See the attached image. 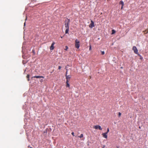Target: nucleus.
Here are the masks:
<instances>
[{"label":"nucleus","instance_id":"f257e3e1","mask_svg":"<svg viewBox=\"0 0 148 148\" xmlns=\"http://www.w3.org/2000/svg\"><path fill=\"white\" fill-rule=\"evenodd\" d=\"M70 19L67 18L66 19L64 22V25L66 28V30L65 31L66 34H67L68 33L69 29V24L70 23Z\"/></svg>","mask_w":148,"mask_h":148},{"label":"nucleus","instance_id":"f03ea898","mask_svg":"<svg viewBox=\"0 0 148 148\" xmlns=\"http://www.w3.org/2000/svg\"><path fill=\"white\" fill-rule=\"evenodd\" d=\"M79 43L80 42L77 39H76L75 40V47L77 49L79 48L80 46Z\"/></svg>","mask_w":148,"mask_h":148},{"label":"nucleus","instance_id":"7ed1b4c3","mask_svg":"<svg viewBox=\"0 0 148 148\" xmlns=\"http://www.w3.org/2000/svg\"><path fill=\"white\" fill-rule=\"evenodd\" d=\"M132 50L134 51V52L136 54H138V50L136 47L135 46H133V47Z\"/></svg>","mask_w":148,"mask_h":148},{"label":"nucleus","instance_id":"20e7f679","mask_svg":"<svg viewBox=\"0 0 148 148\" xmlns=\"http://www.w3.org/2000/svg\"><path fill=\"white\" fill-rule=\"evenodd\" d=\"M66 78V82H69L71 78V75H65Z\"/></svg>","mask_w":148,"mask_h":148},{"label":"nucleus","instance_id":"39448f33","mask_svg":"<svg viewBox=\"0 0 148 148\" xmlns=\"http://www.w3.org/2000/svg\"><path fill=\"white\" fill-rule=\"evenodd\" d=\"M93 128L95 129H99V130H102V128H101V127L99 125H96L94 126L93 127Z\"/></svg>","mask_w":148,"mask_h":148},{"label":"nucleus","instance_id":"423d86ee","mask_svg":"<svg viewBox=\"0 0 148 148\" xmlns=\"http://www.w3.org/2000/svg\"><path fill=\"white\" fill-rule=\"evenodd\" d=\"M95 26L94 22L92 21H91V23L89 25V27L90 28H92Z\"/></svg>","mask_w":148,"mask_h":148},{"label":"nucleus","instance_id":"0eeeda50","mask_svg":"<svg viewBox=\"0 0 148 148\" xmlns=\"http://www.w3.org/2000/svg\"><path fill=\"white\" fill-rule=\"evenodd\" d=\"M55 44V42H53L50 47V49L51 51L53 50L54 49V45Z\"/></svg>","mask_w":148,"mask_h":148},{"label":"nucleus","instance_id":"6e6552de","mask_svg":"<svg viewBox=\"0 0 148 148\" xmlns=\"http://www.w3.org/2000/svg\"><path fill=\"white\" fill-rule=\"evenodd\" d=\"M107 133H106L105 132V133H103L102 134V135H103V137L104 138H107Z\"/></svg>","mask_w":148,"mask_h":148},{"label":"nucleus","instance_id":"1a4fd4ad","mask_svg":"<svg viewBox=\"0 0 148 148\" xmlns=\"http://www.w3.org/2000/svg\"><path fill=\"white\" fill-rule=\"evenodd\" d=\"M33 77L37 78H44L43 76H39V75H38V76L36 75V76H34Z\"/></svg>","mask_w":148,"mask_h":148},{"label":"nucleus","instance_id":"9d476101","mask_svg":"<svg viewBox=\"0 0 148 148\" xmlns=\"http://www.w3.org/2000/svg\"><path fill=\"white\" fill-rule=\"evenodd\" d=\"M119 3L120 4H121L122 6H123L124 5V3L123 1H120L119 2Z\"/></svg>","mask_w":148,"mask_h":148},{"label":"nucleus","instance_id":"9b49d317","mask_svg":"<svg viewBox=\"0 0 148 148\" xmlns=\"http://www.w3.org/2000/svg\"><path fill=\"white\" fill-rule=\"evenodd\" d=\"M69 82H66V87H69L70 86V84H69Z\"/></svg>","mask_w":148,"mask_h":148},{"label":"nucleus","instance_id":"f8f14e48","mask_svg":"<svg viewBox=\"0 0 148 148\" xmlns=\"http://www.w3.org/2000/svg\"><path fill=\"white\" fill-rule=\"evenodd\" d=\"M112 34H114L116 32L115 30L114 29H112Z\"/></svg>","mask_w":148,"mask_h":148},{"label":"nucleus","instance_id":"ddd939ff","mask_svg":"<svg viewBox=\"0 0 148 148\" xmlns=\"http://www.w3.org/2000/svg\"><path fill=\"white\" fill-rule=\"evenodd\" d=\"M29 75H27L26 76V77L27 79V80L28 81H29Z\"/></svg>","mask_w":148,"mask_h":148},{"label":"nucleus","instance_id":"4468645a","mask_svg":"<svg viewBox=\"0 0 148 148\" xmlns=\"http://www.w3.org/2000/svg\"><path fill=\"white\" fill-rule=\"evenodd\" d=\"M138 56H139L140 57V60H142L143 59V57H142V56L140 55L139 54H138Z\"/></svg>","mask_w":148,"mask_h":148},{"label":"nucleus","instance_id":"2eb2a0df","mask_svg":"<svg viewBox=\"0 0 148 148\" xmlns=\"http://www.w3.org/2000/svg\"><path fill=\"white\" fill-rule=\"evenodd\" d=\"M83 137V135L82 134H81L80 136H78V137H79L80 138H82Z\"/></svg>","mask_w":148,"mask_h":148},{"label":"nucleus","instance_id":"dca6fc26","mask_svg":"<svg viewBox=\"0 0 148 148\" xmlns=\"http://www.w3.org/2000/svg\"><path fill=\"white\" fill-rule=\"evenodd\" d=\"M68 49V47L67 46H65V49L64 50L67 51V50Z\"/></svg>","mask_w":148,"mask_h":148},{"label":"nucleus","instance_id":"f3484780","mask_svg":"<svg viewBox=\"0 0 148 148\" xmlns=\"http://www.w3.org/2000/svg\"><path fill=\"white\" fill-rule=\"evenodd\" d=\"M144 32H145V34H147L148 32V29H146V30H145L144 31Z\"/></svg>","mask_w":148,"mask_h":148},{"label":"nucleus","instance_id":"a211bd4d","mask_svg":"<svg viewBox=\"0 0 148 148\" xmlns=\"http://www.w3.org/2000/svg\"><path fill=\"white\" fill-rule=\"evenodd\" d=\"M118 116L119 117H120V116H121V113L120 112H118Z\"/></svg>","mask_w":148,"mask_h":148},{"label":"nucleus","instance_id":"6ab92c4d","mask_svg":"<svg viewBox=\"0 0 148 148\" xmlns=\"http://www.w3.org/2000/svg\"><path fill=\"white\" fill-rule=\"evenodd\" d=\"M109 128H108L107 129V131L106 132V133H107V134L109 132Z\"/></svg>","mask_w":148,"mask_h":148},{"label":"nucleus","instance_id":"aec40b11","mask_svg":"<svg viewBox=\"0 0 148 148\" xmlns=\"http://www.w3.org/2000/svg\"><path fill=\"white\" fill-rule=\"evenodd\" d=\"M105 52L104 51H101V54L103 55L104 54Z\"/></svg>","mask_w":148,"mask_h":148},{"label":"nucleus","instance_id":"412c9836","mask_svg":"<svg viewBox=\"0 0 148 148\" xmlns=\"http://www.w3.org/2000/svg\"><path fill=\"white\" fill-rule=\"evenodd\" d=\"M89 50H91V45H90L89 46Z\"/></svg>","mask_w":148,"mask_h":148},{"label":"nucleus","instance_id":"4be33fe9","mask_svg":"<svg viewBox=\"0 0 148 148\" xmlns=\"http://www.w3.org/2000/svg\"><path fill=\"white\" fill-rule=\"evenodd\" d=\"M47 133V130H45L44 131V133Z\"/></svg>","mask_w":148,"mask_h":148},{"label":"nucleus","instance_id":"5701e85b","mask_svg":"<svg viewBox=\"0 0 148 148\" xmlns=\"http://www.w3.org/2000/svg\"><path fill=\"white\" fill-rule=\"evenodd\" d=\"M71 134L73 136H74V133L73 132H72V133H71Z\"/></svg>","mask_w":148,"mask_h":148},{"label":"nucleus","instance_id":"b1692460","mask_svg":"<svg viewBox=\"0 0 148 148\" xmlns=\"http://www.w3.org/2000/svg\"><path fill=\"white\" fill-rule=\"evenodd\" d=\"M61 68V67L60 66H58V69H60Z\"/></svg>","mask_w":148,"mask_h":148},{"label":"nucleus","instance_id":"393cba45","mask_svg":"<svg viewBox=\"0 0 148 148\" xmlns=\"http://www.w3.org/2000/svg\"><path fill=\"white\" fill-rule=\"evenodd\" d=\"M66 75H67V72H68V69H66Z\"/></svg>","mask_w":148,"mask_h":148},{"label":"nucleus","instance_id":"a878e982","mask_svg":"<svg viewBox=\"0 0 148 148\" xmlns=\"http://www.w3.org/2000/svg\"><path fill=\"white\" fill-rule=\"evenodd\" d=\"M43 81V80L42 79H41L40 81V82H42Z\"/></svg>","mask_w":148,"mask_h":148},{"label":"nucleus","instance_id":"bb28decb","mask_svg":"<svg viewBox=\"0 0 148 148\" xmlns=\"http://www.w3.org/2000/svg\"><path fill=\"white\" fill-rule=\"evenodd\" d=\"M123 8V6H122L121 5V9H122Z\"/></svg>","mask_w":148,"mask_h":148},{"label":"nucleus","instance_id":"cd10ccee","mask_svg":"<svg viewBox=\"0 0 148 148\" xmlns=\"http://www.w3.org/2000/svg\"><path fill=\"white\" fill-rule=\"evenodd\" d=\"M61 38H62V36H61Z\"/></svg>","mask_w":148,"mask_h":148},{"label":"nucleus","instance_id":"c85d7f7f","mask_svg":"<svg viewBox=\"0 0 148 148\" xmlns=\"http://www.w3.org/2000/svg\"><path fill=\"white\" fill-rule=\"evenodd\" d=\"M139 128L140 129V126L139 127Z\"/></svg>","mask_w":148,"mask_h":148},{"label":"nucleus","instance_id":"c756f323","mask_svg":"<svg viewBox=\"0 0 148 148\" xmlns=\"http://www.w3.org/2000/svg\"><path fill=\"white\" fill-rule=\"evenodd\" d=\"M24 25H25V23H24Z\"/></svg>","mask_w":148,"mask_h":148},{"label":"nucleus","instance_id":"7c9ffc66","mask_svg":"<svg viewBox=\"0 0 148 148\" xmlns=\"http://www.w3.org/2000/svg\"><path fill=\"white\" fill-rule=\"evenodd\" d=\"M104 147H105V146H104V147H103V148H104Z\"/></svg>","mask_w":148,"mask_h":148},{"label":"nucleus","instance_id":"2f4dec72","mask_svg":"<svg viewBox=\"0 0 148 148\" xmlns=\"http://www.w3.org/2000/svg\"><path fill=\"white\" fill-rule=\"evenodd\" d=\"M117 148H119L118 147H117Z\"/></svg>","mask_w":148,"mask_h":148},{"label":"nucleus","instance_id":"473e14b6","mask_svg":"<svg viewBox=\"0 0 148 148\" xmlns=\"http://www.w3.org/2000/svg\"><path fill=\"white\" fill-rule=\"evenodd\" d=\"M31 148H32L31 147Z\"/></svg>","mask_w":148,"mask_h":148}]
</instances>
